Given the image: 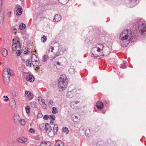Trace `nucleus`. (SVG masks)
Wrapping results in <instances>:
<instances>
[{"label":"nucleus","mask_w":146,"mask_h":146,"mask_svg":"<svg viewBox=\"0 0 146 146\" xmlns=\"http://www.w3.org/2000/svg\"><path fill=\"white\" fill-rule=\"evenodd\" d=\"M136 38L135 35L132 34L131 31L127 29L123 31L120 33L119 37L120 42L123 47L126 46L130 41L133 42L135 41Z\"/></svg>","instance_id":"f257e3e1"},{"label":"nucleus","mask_w":146,"mask_h":146,"mask_svg":"<svg viewBox=\"0 0 146 146\" xmlns=\"http://www.w3.org/2000/svg\"><path fill=\"white\" fill-rule=\"evenodd\" d=\"M68 81L65 75L61 76L58 81V86L60 89L64 90L67 86Z\"/></svg>","instance_id":"f03ea898"},{"label":"nucleus","mask_w":146,"mask_h":146,"mask_svg":"<svg viewBox=\"0 0 146 146\" xmlns=\"http://www.w3.org/2000/svg\"><path fill=\"white\" fill-rule=\"evenodd\" d=\"M12 71L9 68H5L4 69L3 73V79L4 83L5 84H8L9 82V75L12 76L13 74L12 73Z\"/></svg>","instance_id":"7ed1b4c3"},{"label":"nucleus","mask_w":146,"mask_h":146,"mask_svg":"<svg viewBox=\"0 0 146 146\" xmlns=\"http://www.w3.org/2000/svg\"><path fill=\"white\" fill-rule=\"evenodd\" d=\"M138 29L141 35H143L146 32V24L144 19H140L137 21Z\"/></svg>","instance_id":"20e7f679"},{"label":"nucleus","mask_w":146,"mask_h":146,"mask_svg":"<svg viewBox=\"0 0 146 146\" xmlns=\"http://www.w3.org/2000/svg\"><path fill=\"white\" fill-rule=\"evenodd\" d=\"M96 47L99 49L100 52L102 51V53H104L106 55L109 54L110 53V51H108L109 50L108 48L104 47V46L102 44H97Z\"/></svg>","instance_id":"39448f33"},{"label":"nucleus","mask_w":146,"mask_h":146,"mask_svg":"<svg viewBox=\"0 0 146 146\" xmlns=\"http://www.w3.org/2000/svg\"><path fill=\"white\" fill-rule=\"evenodd\" d=\"M100 52L99 49L96 46L92 48V54L91 55L92 57H97L99 56V53Z\"/></svg>","instance_id":"423d86ee"},{"label":"nucleus","mask_w":146,"mask_h":146,"mask_svg":"<svg viewBox=\"0 0 146 146\" xmlns=\"http://www.w3.org/2000/svg\"><path fill=\"white\" fill-rule=\"evenodd\" d=\"M3 0H0V23L2 24L4 19V12L1 9Z\"/></svg>","instance_id":"0eeeda50"},{"label":"nucleus","mask_w":146,"mask_h":146,"mask_svg":"<svg viewBox=\"0 0 146 146\" xmlns=\"http://www.w3.org/2000/svg\"><path fill=\"white\" fill-rule=\"evenodd\" d=\"M20 116L17 113H15L14 116V121L15 123L17 124L19 123L21 120Z\"/></svg>","instance_id":"6e6552de"},{"label":"nucleus","mask_w":146,"mask_h":146,"mask_svg":"<svg viewBox=\"0 0 146 146\" xmlns=\"http://www.w3.org/2000/svg\"><path fill=\"white\" fill-rule=\"evenodd\" d=\"M9 105L12 109H14L16 108V103L15 100L13 98H12L10 100Z\"/></svg>","instance_id":"1a4fd4ad"},{"label":"nucleus","mask_w":146,"mask_h":146,"mask_svg":"<svg viewBox=\"0 0 146 146\" xmlns=\"http://www.w3.org/2000/svg\"><path fill=\"white\" fill-rule=\"evenodd\" d=\"M38 100L40 105H42L43 107H45L46 105L45 104L44 100L41 97L39 96L38 97Z\"/></svg>","instance_id":"9d476101"},{"label":"nucleus","mask_w":146,"mask_h":146,"mask_svg":"<svg viewBox=\"0 0 146 146\" xmlns=\"http://www.w3.org/2000/svg\"><path fill=\"white\" fill-rule=\"evenodd\" d=\"M51 144V142L49 141H44L41 142L40 146H50Z\"/></svg>","instance_id":"9b49d317"},{"label":"nucleus","mask_w":146,"mask_h":146,"mask_svg":"<svg viewBox=\"0 0 146 146\" xmlns=\"http://www.w3.org/2000/svg\"><path fill=\"white\" fill-rule=\"evenodd\" d=\"M44 130H45V131L47 133H50L51 131V127L50 125L48 123H46Z\"/></svg>","instance_id":"f8f14e48"},{"label":"nucleus","mask_w":146,"mask_h":146,"mask_svg":"<svg viewBox=\"0 0 146 146\" xmlns=\"http://www.w3.org/2000/svg\"><path fill=\"white\" fill-rule=\"evenodd\" d=\"M96 106L98 110H101L103 108L104 104L102 102L99 101L96 103Z\"/></svg>","instance_id":"ddd939ff"},{"label":"nucleus","mask_w":146,"mask_h":146,"mask_svg":"<svg viewBox=\"0 0 146 146\" xmlns=\"http://www.w3.org/2000/svg\"><path fill=\"white\" fill-rule=\"evenodd\" d=\"M61 18L60 15L58 14H56L54 17L53 21L54 22H58L60 20Z\"/></svg>","instance_id":"4468645a"},{"label":"nucleus","mask_w":146,"mask_h":146,"mask_svg":"<svg viewBox=\"0 0 146 146\" xmlns=\"http://www.w3.org/2000/svg\"><path fill=\"white\" fill-rule=\"evenodd\" d=\"M26 96L29 98L30 100H32L33 98V95L31 94V92L28 91H26L25 92Z\"/></svg>","instance_id":"2eb2a0df"},{"label":"nucleus","mask_w":146,"mask_h":146,"mask_svg":"<svg viewBox=\"0 0 146 146\" xmlns=\"http://www.w3.org/2000/svg\"><path fill=\"white\" fill-rule=\"evenodd\" d=\"M1 53L4 57H6L7 55V51L5 48H3L2 49Z\"/></svg>","instance_id":"dca6fc26"},{"label":"nucleus","mask_w":146,"mask_h":146,"mask_svg":"<svg viewBox=\"0 0 146 146\" xmlns=\"http://www.w3.org/2000/svg\"><path fill=\"white\" fill-rule=\"evenodd\" d=\"M27 141V139L24 137H20L17 141L20 143H24L26 142Z\"/></svg>","instance_id":"f3484780"},{"label":"nucleus","mask_w":146,"mask_h":146,"mask_svg":"<svg viewBox=\"0 0 146 146\" xmlns=\"http://www.w3.org/2000/svg\"><path fill=\"white\" fill-rule=\"evenodd\" d=\"M54 47L50 46V48L48 50V52L47 53V54L48 56H50V57H52L51 55H50L51 54H52L53 51L54 50Z\"/></svg>","instance_id":"a211bd4d"},{"label":"nucleus","mask_w":146,"mask_h":146,"mask_svg":"<svg viewBox=\"0 0 146 146\" xmlns=\"http://www.w3.org/2000/svg\"><path fill=\"white\" fill-rule=\"evenodd\" d=\"M26 80L27 81L32 82L34 80V77L33 76L29 75L27 77Z\"/></svg>","instance_id":"6ab92c4d"},{"label":"nucleus","mask_w":146,"mask_h":146,"mask_svg":"<svg viewBox=\"0 0 146 146\" xmlns=\"http://www.w3.org/2000/svg\"><path fill=\"white\" fill-rule=\"evenodd\" d=\"M64 143L60 141H58L55 143V146H64Z\"/></svg>","instance_id":"aec40b11"},{"label":"nucleus","mask_w":146,"mask_h":146,"mask_svg":"<svg viewBox=\"0 0 146 146\" xmlns=\"http://www.w3.org/2000/svg\"><path fill=\"white\" fill-rule=\"evenodd\" d=\"M37 103L33 101L29 104L30 106L33 108H36L37 106Z\"/></svg>","instance_id":"412c9836"},{"label":"nucleus","mask_w":146,"mask_h":146,"mask_svg":"<svg viewBox=\"0 0 146 146\" xmlns=\"http://www.w3.org/2000/svg\"><path fill=\"white\" fill-rule=\"evenodd\" d=\"M31 61H33L35 62H39V60L37 58L36 56L35 55H33L31 57Z\"/></svg>","instance_id":"4be33fe9"},{"label":"nucleus","mask_w":146,"mask_h":146,"mask_svg":"<svg viewBox=\"0 0 146 146\" xmlns=\"http://www.w3.org/2000/svg\"><path fill=\"white\" fill-rule=\"evenodd\" d=\"M32 61H31L29 59H27L25 62V64L27 66L31 67L32 66Z\"/></svg>","instance_id":"5701e85b"},{"label":"nucleus","mask_w":146,"mask_h":146,"mask_svg":"<svg viewBox=\"0 0 146 146\" xmlns=\"http://www.w3.org/2000/svg\"><path fill=\"white\" fill-rule=\"evenodd\" d=\"M68 92H74V91L75 90L74 89V87L73 85H70L68 87Z\"/></svg>","instance_id":"b1692460"},{"label":"nucleus","mask_w":146,"mask_h":146,"mask_svg":"<svg viewBox=\"0 0 146 146\" xmlns=\"http://www.w3.org/2000/svg\"><path fill=\"white\" fill-rule=\"evenodd\" d=\"M74 92H68L67 94V96L69 98H72L73 96Z\"/></svg>","instance_id":"393cba45"},{"label":"nucleus","mask_w":146,"mask_h":146,"mask_svg":"<svg viewBox=\"0 0 146 146\" xmlns=\"http://www.w3.org/2000/svg\"><path fill=\"white\" fill-rule=\"evenodd\" d=\"M22 8H18L16 11V15H20L22 13Z\"/></svg>","instance_id":"a878e982"},{"label":"nucleus","mask_w":146,"mask_h":146,"mask_svg":"<svg viewBox=\"0 0 146 146\" xmlns=\"http://www.w3.org/2000/svg\"><path fill=\"white\" fill-rule=\"evenodd\" d=\"M52 112L53 114L56 113H58V110L55 107H53L52 108Z\"/></svg>","instance_id":"bb28decb"},{"label":"nucleus","mask_w":146,"mask_h":146,"mask_svg":"<svg viewBox=\"0 0 146 146\" xmlns=\"http://www.w3.org/2000/svg\"><path fill=\"white\" fill-rule=\"evenodd\" d=\"M62 131L63 132L66 134H68L69 132L68 129L66 127H63L62 129Z\"/></svg>","instance_id":"cd10ccee"},{"label":"nucleus","mask_w":146,"mask_h":146,"mask_svg":"<svg viewBox=\"0 0 146 146\" xmlns=\"http://www.w3.org/2000/svg\"><path fill=\"white\" fill-rule=\"evenodd\" d=\"M26 27V25L24 23H21L19 25V28L21 30L25 29Z\"/></svg>","instance_id":"c85d7f7f"},{"label":"nucleus","mask_w":146,"mask_h":146,"mask_svg":"<svg viewBox=\"0 0 146 146\" xmlns=\"http://www.w3.org/2000/svg\"><path fill=\"white\" fill-rule=\"evenodd\" d=\"M45 124L42 123L40 124L39 126L40 129L42 130H43L45 129Z\"/></svg>","instance_id":"c756f323"},{"label":"nucleus","mask_w":146,"mask_h":146,"mask_svg":"<svg viewBox=\"0 0 146 146\" xmlns=\"http://www.w3.org/2000/svg\"><path fill=\"white\" fill-rule=\"evenodd\" d=\"M53 130L54 132V134L56 133L58 131V126L57 125L55 124L54 126Z\"/></svg>","instance_id":"7c9ffc66"},{"label":"nucleus","mask_w":146,"mask_h":146,"mask_svg":"<svg viewBox=\"0 0 146 146\" xmlns=\"http://www.w3.org/2000/svg\"><path fill=\"white\" fill-rule=\"evenodd\" d=\"M127 62H125L120 66V68H126L127 67Z\"/></svg>","instance_id":"2f4dec72"},{"label":"nucleus","mask_w":146,"mask_h":146,"mask_svg":"<svg viewBox=\"0 0 146 146\" xmlns=\"http://www.w3.org/2000/svg\"><path fill=\"white\" fill-rule=\"evenodd\" d=\"M13 44H14L17 45L18 43H19V42L18 40L17 39L14 38L13 39Z\"/></svg>","instance_id":"473e14b6"},{"label":"nucleus","mask_w":146,"mask_h":146,"mask_svg":"<svg viewBox=\"0 0 146 146\" xmlns=\"http://www.w3.org/2000/svg\"><path fill=\"white\" fill-rule=\"evenodd\" d=\"M47 38L46 36L44 35L41 38V41L42 42H44L46 40Z\"/></svg>","instance_id":"72a5a7b5"},{"label":"nucleus","mask_w":146,"mask_h":146,"mask_svg":"<svg viewBox=\"0 0 146 146\" xmlns=\"http://www.w3.org/2000/svg\"><path fill=\"white\" fill-rule=\"evenodd\" d=\"M25 109L26 113H30V108L29 106H26L25 108Z\"/></svg>","instance_id":"f704fd0d"},{"label":"nucleus","mask_w":146,"mask_h":146,"mask_svg":"<svg viewBox=\"0 0 146 146\" xmlns=\"http://www.w3.org/2000/svg\"><path fill=\"white\" fill-rule=\"evenodd\" d=\"M49 118L52 119L51 121H53L55 120V115L53 114L49 116Z\"/></svg>","instance_id":"c9c22d12"},{"label":"nucleus","mask_w":146,"mask_h":146,"mask_svg":"<svg viewBox=\"0 0 146 146\" xmlns=\"http://www.w3.org/2000/svg\"><path fill=\"white\" fill-rule=\"evenodd\" d=\"M32 61V64L34 66H37L39 64V62H35L33 61Z\"/></svg>","instance_id":"e433bc0d"},{"label":"nucleus","mask_w":146,"mask_h":146,"mask_svg":"<svg viewBox=\"0 0 146 146\" xmlns=\"http://www.w3.org/2000/svg\"><path fill=\"white\" fill-rule=\"evenodd\" d=\"M50 57V56H48L47 55L44 56L42 58V61H46L47 60V58L48 57Z\"/></svg>","instance_id":"4c0bfd02"},{"label":"nucleus","mask_w":146,"mask_h":146,"mask_svg":"<svg viewBox=\"0 0 146 146\" xmlns=\"http://www.w3.org/2000/svg\"><path fill=\"white\" fill-rule=\"evenodd\" d=\"M20 123L21 125L23 126H24L25 124V120L24 119H21L20 121Z\"/></svg>","instance_id":"58836bf2"},{"label":"nucleus","mask_w":146,"mask_h":146,"mask_svg":"<svg viewBox=\"0 0 146 146\" xmlns=\"http://www.w3.org/2000/svg\"><path fill=\"white\" fill-rule=\"evenodd\" d=\"M17 45L13 44L12 46V50L13 51H15L17 49Z\"/></svg>","instance_id":"ea45409f"},{"label":"nucleus","mask_w":146,"mask_h":146,"mask_svg":"<svg viewBox=\"0 0 146 146\" xmlns=\"http://www.w3.org/2000/svg\"><path fill=\"white\" fill-rule=\"evenodd\" d=\"M75 70L73 68H70L69 70V72L71 74H73Z\"/></svg>","instance_id":"a19ab883"},{"label":"nucleus","mask_w":146,"mask_h":146,"mask_svg":"<svg viewBox=\"0 0 146 146\" xmlns=\"http://www.w3.org/2000/svg\"><path fill=\"white\" fill-rule=\"evenodd\" d=\"M21 53V52L20 50H17L16 53L17 56H19L20 55Z\"/></svg>","instance_id":"79ce46f5"},{"label":"nucleus","mask_w":146,"mask_h":146,"mask_svg":"<svg viewBox=\"0 0 146 146\" xmlns=\"http://www.w3.org/2000/svg\"><path fill=\"white\" fill-rule=\"evenodd\" d=\"M3 98H5V99L4 100V101L7 102L9 100V98H8L7 96H3Z\"/></svg>","instance_id":"37998d69"},{"label":"nucleus","mask_w":146,"mask_h":146,"mask_svg":"<svg viewBox=\"0 0 146 146\" xmlns=\"http://www.w3.org/2000/svg\"><path fill=\"white\" fill-rule=\"evenodd\" d=\"M90 129H88L86 130L85 131V134L86 136H88L89 135V133H90Z\"/></svg>","instance_id":"c03bdc74"},{"label":"nucleus","mask_w":146,"mask_h":146,"mask_svg":"<svg viewBox=\"0 0 146 146\" xmlns=\"http://www.w3.org/2000/svg\"><path fill=\"white\" fill-rule=\"evenodd\" d=\"M49 118V116H48V115H45L43 117V119H44L46 120Z\"/></svg>","instance_id":"a18cd8bd"},{"label":"nucleus","mask_w":146,"mask_h":146,"mask_svg":"<svg viewBox=\"0 0 146 146\" xmlns=\"http://www.w3.org/2000/svg\"><path fill=\"white\" fill-rule=\"evenodd\" d=\"M53 104V101L51 99H50L49 102V105H51L52 106Z\"/></svg>","instance_id":"49530a36"},{"label":"nucleus","mask_w":146,"mask_h":146,"mask_svg":"<svg viewBox=\"0 0 146 146\" xmlns=\"http://www.w3.org/2000/svg\"><path fill=\"white\" fill-rule=\"evenodd\" d=\"M29 132L31 133H34L35 132V130L31 128L29 130Z\"/></svg>","instance_id":"de8ad7c7"},{"label":"nucleus","mask_w":146,"mask_h":146,"mask_svg":"<svg viewBox=\"0 0 146 146\" xmlns=\"http://www.w3.org/2000/svg\"><path fill=\"white\" fill-rule=\"evenodd\" d=\"M24 52H25V54H26L27 53H29L30 52L28 50H27V52L25 51Z\"/></svg>","instance_id":"09e8293b"},{"label":"nucleus","mask_w":146,"mask_h":146,"mask_svg":"<svg viewBox=\"0 0 146 146\" xmlns=\"http://www.w3.org/2000/svg\"><path fill=\"white\" fill-rule=\"evenodd\" d=\"M17 44H19V48H20L21 47V46L20 45V43L19 42V43H18Z\"/></svg>","instance_id":"8fccbe9b"},{"label":"nucleus","mask_w":146,"mask_h":146,"mask_svg":"<svg viewBox=\"0 0 146 146\" xmlns=\"http://www.w3.org/2000/svg\"><path fill=\"white\" fill-rule=\"evenodd\" d=\"M75 104H77L79 103L78 101H77L75 102Z\"/></svg>","instance_id":"3c124183"},{"label":"nucleus","mask_w":146,"mask_h":146,"mask_svg":"<svg viewBox=\"0 0 146 146\" xmlns=\"http://www.w3.org/2000/svg\"><path fill=\"white\" fill-rule=\"evenodd\" d=\"M60 1V0H58L59 2V3H61L62 4H64V3H63V2H61V1Z\"/></svg>","instance_id":"603ef678"},{"label":"nucleus","mask_w":146,"mask_h":146,"mask_svg":"<svg viewBox=\"0 0 146 146\" xmlns=\"http://www.w3.org/2000/svg\"><path fill=\"white\" fill-rule=\"evenodd\" d=\"M22 61H23V62H25V60H24V59H22Z\"/></svg>","instance_id":"864d4df0"},{"label":"nucleus","mask_w":146,"mask_h":146,"mask_svg":"<svg viewBox=\"0 0 146 146\" xmlns=\"http://www.w3.org/2000/svg\"><path fill=\"white\" fill-rule=\"evenodd\" d=\"M133 2H134L136 1L137 0H131Z\"/></svg>","instance_id":"5fc2aeb1"},{"label":"nucleus","mask_w":146,"mask_h":146,"mask_svg":"<svg viewBox=\"0 0 146 146\" xmlns=\"http://www.w3.org/2000/svg\"><path fill=\"white\" fill-rule=\"evenodd\" d=\"M60 63L59 62H57V64L58 65H59V64H60Z\"/></svg>","instance_id":"6e6d98bb"},{"label":"nucleus","mask_w":146,"mask_h":146,"mask_svg":"<svg viewBox=\"0 0 146 146\" xmlns=\"http://www.w3.org/2000/svg\"><path fill=\"white\" fill-rule=\"evenodd\" d=\"M11 11H10L9 13H8V15H9V14H11Z\"/></svg>","instance_id":"4d7b16f0"},{"label":"nucleus","mask_w":146,"mask_h":146,"mask_svg":"<svg viewBox=\"0 0 146 146\" xmlns=\"http://www.w3.org/2000/svg\"><path fill=\"white\" fill-rule=\"evenodd\" d=\"M75 118H78V117L76 116H75Z\"/></svg>","instance_id":"13d9d810"},{"label":"nucleus","mask_w":146,"mask_h":146,"mask_svg":"<svg viewBox=\"0 0 146 146\" xmlns=\"http://www.w3.org/2000/svg\"><path fill=\"white\" fill-rule=\"evenodd\" d=\"M40 138L37 139L38 140Z\"/></svg>","instance_id":"bf43d9fd"}]
</instances>
